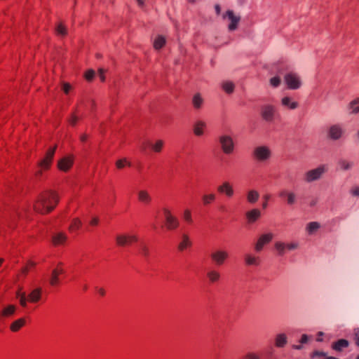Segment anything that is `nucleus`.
Wrapping results in <instances>:
<instances>
[{
    "label": "nucleus",
    "mask_w": 359,
    "mask_h": 359,
    "mask_svg": "<svg viewBox=\"0 0 359 359\" xmlns=\"http://www.w3.org/2000/svg\"><path fill=\"white\" fill-rule=\"evenodd\" d=\"M287 343V337L285 333L278 334L275 337V346L278 348L284 347Z\"/></svg>",
    "instance_id": "nucleus-32"
},
{
    "label": "nucleus",
    "mask_w": 359,
    "mask_h": 359,
    "mask_svg": "<svg viewBox=\"0 0 359 359\" xmlns=\"http://www.w3.org/2000/svg\"><path fill=\"white\" fill-rule=\"evenodd\" d=\"M191 103L195 109H201L204 104V99L202 95L199 93H195L193 95Z\"/></svg>",
    "instance_id": "nucleus-26"
},
{
    "label": "nucleus",
    "mask_w": 359,
    "mask_h": 359,
    "mask_svg": "<svg viewBox=\"0 0 359 359\" xmlns=\"http://www.w3.org/2000/svg\"><path fill=\"white\" fill-rule=\"evenodd\" d=\"M320 228V224L318 222H309L305 227V231L308 235H313Z\"/></svg>",
    "instance_id": "nucleus-30"
},
{
    "label": "nucleus",
    "mask_w": 359,
    "mask_h": 359,
    "mask_svg": "<svg viewBox=\"0 0 359 359\" xmlns=\"http://www.w3.org/2000/svg\"><path fill=\"white\" fill-rule=\"evenodd\" d=\"M308 339H309V337L306 334H303L300 339V342L302 344H305L308 341Z\"/></svg>",
    "instance_id": "nucleus-56"
},
{
    "label": "nucleus",
    "mask_w": 359,
    "mask_h": 359,
    "mask_svg": "<svg viewBox=\"0 0 359 359\" xmlns=\"http://www.w3.org/2000/svg\"><path fill=\"white\" fill-rule=\"evenodd\" d=\"M64 273V270L62 267L61 264H59L55 269L52 271L50 283L51 285H57L59 283V275Z\"/></svg>",
    "instance_id": "nucleus-23"
},
{
    "label": "nucleus",
    "mask_w": 359,
    "mask_h": 359,
    "mask_svg": "<svg viewBox=\"0 0 359 359\" xmlns=\"http://www.w3.org/2000/svg\"><path fill=\"white\" fill-rule=\"evenodd\" d=\"M151 149L155 153H160L163 149L165 142L163 140H156L149 144Z\"/></svg>",
    "instance_id": "nucleus-33"
},
{
    "label": "nucleus",
    "mask_w": 359,
    "mask_h": 359,
    "mask_svg": "<svg viewBox=\"0 0 359 359\" xmlns=\"http://www.w3.org/2000/svg\"><path fill=\"white\" fill-rule=\"evenodd\" d=\"M206 277L210 283L214 284L220 281L222 275L217 269L211 268L208 270Z\"/></svg>",
    "instance_id": "nucleus-20"
},
{
    "label": "nucleus",
    "mask_w": 359,
    "mask_h": 359,
    "mask_svg": "<svg viewBox=\"0 0 359 359\" xmlns=\"http://www.w3.org/2000/svg\"><path fill=\"white\" fill-rule=\"evenodd\" d=\"M274 235L271 232L261 234L255 244V250L261 252L264 245L269 244L273 238Z\"/></svg>",
    "instance_id": "nucleus-12"
},
{
    "label": "nucleus",
    "mask_w": 359,
    "mask_h": 359,
    "mask_svg": "<svg viewBox=\"0 0 359 359\" xmlns=\"http://www.w3.org/2000/svg\"><path fill=\"white\" fill-rule=\"evenodd\" d=\"M314 355L324 356L325 358L326 357V354L324 352H318V351L315 352Z\"/></svg>",
    "instance_id": "nucleus-59"
},
{
    "label": "nucleus",
    "mask_w": 359,
    "mask_h": 359,
    "mask_svg": "<svg viewBox=\"0 0 359 359\" xmlns=\"http://www.w3.org/2000/svg\"><path fill=\"white\" fill-rule=\"evenodd\" d=\"M229 252L224 248H217L211 252L210 258L212 262L218 266L224 265L229 259Z\"/></svg>",
    "instance_id": "nucleus-4"
},
{
    "label": "nucleus",
    "mask_w": 359,
    "mask_h": 359,
    "mask_svg": "<svg viewBox=\"0 0 359 359\" xmlns=\"http://www.w3.org/2000/svg\"><path fill=\"white\" fill-rule=\"evenodd\" d=\"M355 344L359 346V330L355 333Z\"/></svg>",
    "instance_id": "nucleus-58"
},
{
    "label": "nucleus",
    "mask_w": 359,
    "mask_h": 359,
    "mask_svg": "<svg viewBox=\"0 0 359 359\" xmlns=\"http://www.w3.org/2000/svg\"><path fill=\"white\" fill-rule=\"evenodd\" d=\"M348 341L346 339H339L332 344V347L337 351H341L343 348L348 347Z\"/></svg>",
    "instance_id": "nucleus-36"
},
{
    "label": "nucleus",
    "mask_w": 359,
    "mask_h": 359,
    "mask_svg": "<svg viewBox=\"0 0 359 359\" xmlns=\"http://www.w3.org/2000/svg\"><path fill=\"white\" fill-rule=\"evenodd\" d=\"M41 289L40 288L33 290L28 295V299H27L26 294L25 292L20 291L17 292V297L19 298L20 304L23 307L27 306V300L32 303L38 302L41 299Z\"/></svg>",
    "instance_id": "nucleus-6"
},
{
    "label": "nucleus",
    "mask_w": 359,
    "mask_h": 359,
    "mask_svg": "<svg viewBox=\"0 0 359 359\" xmlns=\"http://www.w3.org/2000/svg\"><path fill=\"white\" fill-rule=\"evenodd\" d=\"M104 73H105V71L103 69H99L98 76L102 81H104V80H105Z\"/></svg>",
    "instance_id": "nucleus-54"
},
{
    "label": "nucleus",
    "mask_w": 359,
    "mask_h": 359,
    "mask_svg": "<svg viewBox=\"0 0 359 359\" xmlns=\"http://www.w3.org/2000/svg\"><path fill=\"white\" fill-rule=\"evenodd\" d=\"M324 359H339L332 356H326Z\"/></svg>",
    "instance_id": "nucleus-64"
},
{
    "label": "nucleus",
    "mask_w": 359,
    "mask_h": 359,
    "mask_svg": "<svg viewBox=\"0 0 359 359\" xmlns=\"http://www.w3.org/2000/svg\"><path fill=\"white\" fill-rule=\"evenodd\" d=\"M262 216L261 210L258 208L251 209L245 212V217L248 223L253 224Z\"/></svg>",
    "instance_id": "nucleus-21"
},
{
    "label": "nucleus",
    "mask_w": 359,
    "mask_h": 359,
    "mask_svg": "<svg viewBox=\"0 0 359 359\" xmlns=\"http://www.w3.org/2000/svg\"><path fill=\"white\" fill-rule=\"evenodd\" d=\"M219 143L224 154L229 155L233 153L235 150V142L230 135H221L219 137Z\"/></svg>",
    "instance_id": "nucleus-5"
},
{
    "label": "nucleus",
    "mask_w": 359,
    "mask_h": 359,
    "mask_svg": "<svg viewBox=\"0 0 359 359\" xmlns=\"http://www.w3.org/2000/svg\"><path fill=\"white\" fill-rule=\"evenodd\" d=\"M215 11H216L217 14H219L220 13V7H219V5H216L215 6Z\"/></svg>",
    "instance_id": "nucleus-62"
},
{
    "label": "nucleus",
    "mask_w": 359,
    "mask_h": 359,
    "mask_svg": "<svg viewBox=\"0 0 359 359\" xmlns=\"http://www.w3.org/2000/svg\"><path fill=\"white\" fill-rule=\"evenodd\" d=\"M347 109L350 114H357L359 113V97L351 100L348 106Z\"/></svg>",
    "instance_id": "nucleus-28"
},
{
    "label": "nucleus",
    "mask_w": 359,
    "mask_h": 359,
    "mask_svg": "<svg viewBox=\"0 0 359 359\" xmlns=\"http://www.w3.org/2000/svg\"><path fill=\"white\" fill-rule=\"evenodd\" d=\"M228 18L230 21V23L228 25V29L229 31H234L237 29L238 25L240 22L241 17L235 15V13L232 11H227L225 15H224V18Z\"/></svg>",
    "instance_id": "nucleus-15"
},
{
    "label": "nucleus",
    "mask_w": 359,
    "mask_h": 359,
    "mask_svg": "<svg viewBox=\"0 0 359 359\" xmlns=\"http://www.w3.org/2000/svg\"><path fill=\"white\" fill-rule=\"evenodd\" d=\"M183 218L187 222H188L189 224H191L192 222L191 213L189 210H184V214H183Z\"/></svg>",
    "instance_id": "nucleus-45"
},
{
    "label": "nucleus",
    "mask_w": 359,
    "mask_h": 359,
    "mask_svg": "<svg viewBox=\"0 0 359 359\" xmlns=\"http://www.w3.org/2000/svg\"><path fill=\"white\" fill-rule=\"evenodd\" d=\"M274 248L278 255L283 256L287 252L286 243L283 241H276L274 243Z\"/></svg>",
    "instance_id": "nucleus-34"
},
{
    "label": "nucleus",
    "mask_w": 359,
    "mask_h": 359,
    "mask_svg": "<svg viewBox=\"0 0 359 359\" xmlns=\"http://www.w3.org/2000/svg\"><path fill=\"white\" fill-rule=\"evenodd\" d=\"M116 166L118 169H123L126 166H130V163L126 158H122L116 161Z\"/></svg>",
    "instance_id": "nucleus-43"
},
{
    "label": "nucleus",
    "mask_w": 359,
    "mask_h": 359,
    "mask_svg": "<svg viewBox=\"0 0 359 359\" xmlns=\"http://www.w3.org/2000/svg\"><path fill=\"white\" fill-rule=\"evenodd\" d=\"M280 78L278 76H274L270 79V84L273 87H278L280 84Z\"/></svg>",
    "instance_id": "nucleus-47"
},
{
    "label": "nucleus",
    "mask_w": 359,
    "mask_h": 359,
    "mask_svg": "<svg viewBox=\"0 0 359 359\" xmlns=\"http://www.w3.org/2000/svg\"><path fill=\"white\" fill-rule=\"evenodd\" d=\"M327 171L326 165H320L318 167L307 170L303 177V180L306 183H311L320 180L324 174Z\"/></svg>",
    "instance_id": "nucleus-2"
},
{
    "label": "nucleus",
    "mask_w": 359,
    "mask_h": 359,
    "mask_svg": "<svg viewBox=\"0 0 359 359\" xmlns=\"http://www.w3.org/2000/svg\"><path fill=\"white\" fill-rule=\"evenodd\" d=\"M287 251H294L299 248V243L297 241H291L286 243Z\"/></svg>",
    "instance_id": "nucleus-44"
},
{
    "label": "nucleus",
    "mask_w": 359,
    "mask_h": 359,
    "mask_svg": "<svg viewBox=\"0 0 359 359\" xmlns=\"http://www.w3.org/2000/svg\"><path fill=\"white\" fill-rule=\"evenodd\" d=\"M81 225H82L81 220L79 217H74L71 220V222H70V224L69 226V230L71 232L76 231L78 229H79V228L81 226Z\"/></svg>",
    "instance_id": "nucleus-38"
},
{
    "label": "nucleus",
    "mask_w": 359,
    "mask_h": 359,
    "mask_svg": "<svg viewBox=\"0 0 359 359\" xmlns=\"http://www.w3.org/2000/svg\"><path fill=\"white\" fill-rule=\"evenodd\" d=\"M217 191L220 194H223L229 198H231L234 195V189L233 185L228 181L223 182L217 187Z\"/></svg>",
    "instance_id": "nucleus-16"
},
{
    "label": "nucleus",
    "mask_w": 359,
    "mask_h": 359,
    "mask_svg": "<svg viewBox=\"0 0 359 359\" xmlns=\"http://www.w3.org/2000/svg\"><path fill=\"white\" fill-rule=\"evenodd\" d=\"M99 222H100V219L97 217H93L90 220V224L91 226H95L98 225Z\"/></svg>",
    "instance_id": "nucleus-53"
},
{
    "label": "nucleus",
    "mask_w": 359,
    "mask_h": 359,
    "mask_svg": "<svg viewBox=\"0 0 359 359\" xmlns=\"http://www.w3.org/2000/svg\"><path fill=\"white\" fill-rule=\"evenodd\" d=\"M57 146L50 147L46 152L43 158L39 162V167L41 170L39 171L38 175H41L43 170H47L50 168L52 161L55 153Z\"/></svg>",
    "instance_id": "nucleus-8"
},
{
    "label": "nucleus",
    "mask_w": 359,
    "mask_h": 359,
    "mask_svg": "<svg viewBox=\"0 0 359 359\" xmlns=\"http://www.w3.org/2000/svg\"><path fill=\"white\" fill-rule=\"evenodd\" d=\"M207 128V123L203 120H197L193 125V133L196 136L201 137L204 135Z\"/></svg>",
    "instance_id": "nucleus-19"
},
{
    "label": "nucleus",
    "mask_w": 359,
    "mask_h": 359,
    "mask_svg": "<svg viewBox=\"0 0 359 359\" xmlns=\"http://www.w3.org/2000/svg\"><path fill=\"white\" fill-rule=\"evenodd\" d=\"M140 253L144 257H148L149 255V247L145 245H141L140 248Z\"/></svg>",
    "instance_id": "nucleus-46"
},
{
    "label": "nucleus",
    "mask_w": 359,
    "mask_h": 359,
    "mask_svg": "<svg viewBox=\"0 0 359 359\" xmlns=\"http://www.w3.org/2000/svg\"><path fill=\"white\" fill-rule=\"evenodd\" d=\"M62 89L65 94H68L72 89V86L68 83H63L62 84Z\"/></svg>",
    "instance_id": "nucleus-48"
},
{
    "label": "nucleus",
    "mask_w": 359,
    "mask_h": 359,
    "mask_svg": "<svg viewBox=\"0 0 359 359\" xmlns=\"http://www.w3.org/2000/svg\"><path fill=\"white\" fill-rule=\"evenodd\" d=\"M55 31L57 34L61 36H65L67 34V27L62 23H59L56 26Z\"/></svg>",
    "instance_id": "nucleus-42"
},
{
    "label": "nucleus",
    "mask_w": 359,
    "mask_h": 359,
    "mask_svg": "<svg viewBox=\"0 0 359 359\" xmlns=\"http://www.w3.org/2000/svg\"><path fill=\"white\" fill-rule=\"evenodd\" d=\"M97 292L100 295H101L102 297L104 296L106 294L105 290L102 287L97 289Z\"/></svg>",
    "instance_id": "nucleus-57"
},
{
    "label": "nucleus",
    "mask_w": 359,
    "mask_h": 359,
    "mask_svg": "<svg viewBox=\"0 0 359 359\" xmlns=\"http://www.w3.org/2000/svg\"><path fill=\"white\" fill-rule=\"evenodd\" d=\"M244 262L247 266H257L260 264L261 259L252 253H247L244 256Z\"/></svg>",
    "instance_id": "nucleus-22"
},
{
    "label": "nucleus",
    "mask_w": 359,
    "mask_h": 359,
    "mask_svg": "<svg viewBox=\"0 0 359 359\" xmlns=\"http://www.w3.org/2000/svg\"><path fill=\"white\" fill-rule=\"evenodd\" d=\"M67 239V236L65 233L57 232L53 236V243L55 245L64 244Z\"/></svg>",
    "instance_id": "nucleus-31"
},
{
    "label": "nucleus",
    "mask_w": 359,
    "mask_h": 359,
    "mask_svg": "<svg viewBox=\"0 0 359 359\" xmlns=\"http://www.w3.org/2000/svg\"><path fill=\"white\" fill-rule=\"evenodd\" d=\"M74 161V157L72 155H68L62 157L57 162V168L60 170L67 172L72 168Z\"/></svg>",
    "instance_id": "nucleus-14"
},
{
    "label": "nucleus",
    "mask_w": 359,
    "mask_h": 359,
    "mask_svg": "<svg viewBox=\"0 0 359 359\" xmlns=\"http://www.w3.org/2000/svg\"><path fill=\"white\" fill-rule=\"evenodd\" d=\"M280 104L289 110H294L299 107V103L290 96H283L280 100Z\"/></svg>",
    "instance_id": "nucleus-18"
},
{
    "label": "nucleus",
    "mask_w": 359,
    "mask_h": 359,
    "mask_svg": "<svg viewBox=\"0 0 359 359\" xmlns=\"http://www.w3.org/2000/svg\"><path fill=\"white\" fill-rule=\"evenodd\" d=\"M78 120L79 117L76 114H73L69 118V122L72 126H74L76 125Z\"/></svg>",
    "instance_id": "nucleus-51"
},
{
    "label": "nucleus",
    "mask_w": 359,
    "mask_h": 359,
    "mask_svg": "<svg viewBox=\"0 0 359 359\" xmlns=\"http://www.w3.org/2000/svg\"><path fill=\"white\" fill-rule=\"evenodd\" d=\"M350 192L354 196H359V187L355 186L352 187Z\"/></svg>",
    "instance_id": "nucleus-52"
},
{
    "label": "nucleus",
    "mask_w": 359,
    "mask_h": 359,
    "mask_svg": "<svg viewBox=\"0 0 359 359\" xmlns=\"http://www.w3.org/2000/svg\"><path fill=\"white\" fill-rule=\"evenodd\" d=\"M34 264H35L33 262L29 261L27 264V266H34ZM27 271H28V266H25V268H23L22 269V272L24 273H26Z\"/></svg>",
    "instance_id": "nucleus-55"
},
{
    "label": "nucleus",
    "mask_w": 359,
    "mask_h": 359,
    "mask_svg": "<svg viewBox=\"0 0 359 359\" xmlns=\"http://www.w3.org/2000/svg\"><path fill=\"white\" fill-rule=\"evenodd\" d=\"M163 213L165 217L166 228L168 230L176 229L180 225L178 219L167 208L163 209Z\"/></svg>",
    "instance_id": "nucleus-9"
},
{
    "label": "nucleus",
    "mask_w": 359,
    "mask_h": 359,
    "mask_svg": "<svg viewBox=\"0 0 359 359\" xmlns=\"http://www.w3.org/2000/svg\"><path fill=\"white\" fill-rule=\"evenodd\" d=\"M246 359H260L259 356L253 352L248 353L245 355Z\"/></svg>",
    "instance_id": "nucleus-50"
},
{
    "label": "nucleus",
    "mask_w": 359,
    "mask_h": 359,
    "mask_svg": "<svg viewBox=\"0 0 359 359\" xmlns=\"http://www.w3.org/2000/svg\"><path fill=\"white\" fill-rule=\"evenodd\" d=\"M138 240L135 234L121 233L116 236V243L118 246L124 247L130 245Z\"/></svg>",
    "instance_id": "nucleus-11"
},
{
    "label": "nucleus",
    "mask_w": 359,
    "mask_h": 359,
    "mask_svg": "<svg viewBox=\"0 0 359 359\" xmlns=\"http://www.w3.org/2000/svg\"><path fill=\"white\" fill-rule=\"evenodd\" d=\"M272 156V151L269 147L259 145L253 149L252 157L258 162L265 163L269 161Z\"/></svg>",
    "instance_id": "nucleus-3"
},
{
    "label": "nucleus",
    "mask_w": 359,
    "mask_h": 359,
    "mask_svg": "<svg viewBox=\"0 0 359 359\" xmlns=\"http://www.w3.org/2000/svg\"><path fill=\"white\" fill-rule=\"evenodd\" d=\"M216 199V194L214 193L205 194L202 196V201L204 205L213 203Z\"/></svg>",
    "instance_id": "nucleus-39"
},
{
    "label": "nucleus",
    "mask_w": 359,
    "mask_h": 359,
    "mask_svg": "<svg viewBox=\"0 0 359 359\" xmlns=\"http://www.w3.org/2000/svg\"><path fill=\"white\" fill-rule=\"evenodd\" d=\"M283 79L285 85L290 90L299 89L302 85L301 76L293 72L286 73Z\"/></svg>",
    "instance_id": "nucleus-7"
},
{
    "label": "nucleus",
    "mask_w": 359,
    "mask_h": 359,
    "mask_svg": "<svg viewBox=\"0 0 359 359\" xmlns=\"http://www.w3.org/2000/svg\"><path fill=\"white\" fill-rule=\"evenodd\" d=\"M166 43V39L163 35L156 36L153 41V47L155 50L161 49Z\"/></svg>",
    "instance_id": "nucleus-29"
},
{
    "label": "nucleus",
    "mask_w": 359,
    "mask_h": 359,
    "mask_svg": "<svg viewBox=\"0 0 359 359\" xmlns=\"http://www.w3.org/2000/svg\"><path fill=\"white\" fill-rule=\"evenodd\" d=\"M276 114V107L271 104H266L261 107V116L262 118L267 121H273Z\"/></svg>",
    "instance_id": "nucleus-10"
},
{
    "label": "nucleus",
    "mask_w": 359,
    "mask_h": 359,
    "mask_svg": "<svg viewBox=\"0 0 359 359\" xmlns=\"http://www.w3.org/2000/svg\"><path fill=\"white\" fill-rule=\"evenodd\" d=\"M323 332H319L318 334V337H317V341H321L323 339L321 338V336H323Z\"/></svg>",
    "instance_id": "nucleus-60"
},
{
    "label": "nucleus",
    "mask_w": 359,
    "mask_h": 359,
    "mask_svg": "<svg viewBox=\"0 0 359 359\" xmlns=\"http://www.w3.org/2000/svg\"><path fill=\"white\" fill-rule=\"evenodd\" d=\"M137 4L140 6H144V0H137Z\"/></svg>",
    "instance_id": "nucleus-61"
},
{
    "label": "nucleus",
    "mask_w": 359,
    "mask_h": 359,
    "mask_svg": "<svg viewBox=\"0 0 359 359\" xmlns=\"http://www.w3.org/2000/svg\"><path fill=\"white\" fill-rule=\"evenodd\" d=\"M339 166L342 170H348L353 166V163L347 160H341L339 161Z\"/></svg>",
    "instance_id": "nucleus-41"
},
{
    "label": "nucleus",
    "mask_w": 359,
    "mask_h": 359,
    "mask_svg": "<svg viewBox=\"0 0 359 359\" xmlns=\"http://www.w3.org/2000/svg\"><path fill=\"white\" fill-rule=\"evenodd\" d=\"M137 195L138 201L144 205H149L152 201V198L147 190L140 189L137 191Z\"/></svg>",
    "instance_id": "nucleus-24"
},
{
    "label": "nucleus",
    "mask_w": 359,
    "mask_h": 359,
    "mask_svg": "<svg viewBox=\"0 0 359 359\" xmlns=\"http://www.w3.org/2000/svg\"><path fill=\"white\" fill-rule=\"evenodd\" d=\"M25 324V320L24 318H19L11 323L10 329L12 332H16L19 331Z\"/></svg>",
    "instance_id": "nucleus-35"
},
{
    "label": "nucleus",
    "mask_w": 359,
    "mask_h": 359,
    "mask_svg": "<svg viewBox=\"0 0 359 359\" xmlns=\"http://www.w3.org/2000/svg\"><path fill=\"white\" fill-rule=\"evenodd\" d=\"M193 245V243L189 237V236L187 233H183L180 239L177 249L180 252H184L189 248H191Z\"/></svg>",
    "instance_id": "nucleus-17"
},
{
    "label": "nucleus",
    "mask_w": 359,
    "mask_h": 359,
    "mask_svg": "<svg viewBox=\"0 0 359 359\" xmlns=\"http://www.w3.org/2000/svg\"><path fill=\"white\" fill-rule=\"evenodd\" d=\"M259 198V193L255 189H250L246 193V200L250 204L256 203Z\"/></svg>",
    "instance_id": "nucleus-27"
},
{
    "label": "nucleus",
    "mask_w": 359,
    "mask_h": 359,
    "mask_svg": "<svg viewBox=\"0 0 359 359\" xmlns=\"http://www.w3.org/2000/svg\"><path fill=\"white\" fill-rule=\"evenodd\" d=\"M95 75V72L92 69L88 70L85 74V78L88 81H90L93 79Z\"/></svg>",
    "instance_id": "nucleus-49"
},
{
    "label": "nucleus",
    "mask_w": 359,
    "mask_h": 359,
    "mask_svg": "<svg viewBox=\"0 0 359 359\" xmlns=\"http://www.w3.org/2000/svg\"><path fill=\"white\" fill-rule=\"evenodd\" d=\"M280 197H285L287 200V203L289 205H292L294 204L297 201V196L296 194L290 191L283 190L280 192Z\"/></svg>",
    "instance_id": "nucleus-25"
},
{
    "label": "nucleus",
    "mask_w": 359,
    "mask_h": 359,
    "mask_svg": "<svg viewBox=\"0 0 359 359\" xmlns=\"http://www.w3.org/2000/svg\"><path fill=\"white\" fill-rule=\"evenodd\" d=\"M345 130L340 124L332 125L327 130V137L332 140H338L343 137Z\"/></svg>",
    "instance_id": "nucleus-13"
},
{
    "label": "nucleus",
    "mask_w": 359,
    "mask_h": 359,
    "mask_svg": "<svg viewBox=\"0 0 359 359\" xmlns=\"http://www.w3.org/2000/svg\"><path fill=\"white\" fill-rule=\"evenodd\" d=\"M15 309L16 308L14 305H8L2 310L0 313V316L3 317H9L14 314Z\"/></svg>",
    "instance_id": "nucleus-40"
},
{
    "label": "nucleus",
    "mask_w": 359,
    "mask_h": 359,
    "mask_svg": "<svg viewBox=\"0 0 359 359\" xmlns=\"http://www.w3.org/2000/svg\"><path fill=\"white\" fill-rule=\"evenodd\" d=\"M86 139H87V136L86 135H83L81 136V140L82 142H85L86 140Z\"/></svg>",
    "instance_id": "nucleus-63"
},
{
    "label": "nucleus",
    "mask_w": 359,
    "mask_h": 359,
    "mask_svg": "<svg viewBox=\"0 0 359 359\" xmlns=\"http://www.w3.org/2000/svg\"><path fill=\"white\" fill-rule=\"evenodd\" d=\"M59 202V196L54 191H47L39 196L33 207L36 212L47 214L51 212Z\"/></svg>",
    "instance_id": "nucleus-1"
},
{
    "label": "nucleus",
    "mask_w": 359,
    "mask_h": 359,
    "mask_svg": "<svg viewBox=\"0 0 359 359\" xmlns=\"http://www.w3.org/2000/svg\"><path fill=\"white\" fill-rule=\"evenodd\" d=\"M221 86L223 90L228 94H231L234 91L235 85L232 81H224L221 83Z\"/></svg>",
    "instance_id": "nucleus-37"
}]
</instances>
